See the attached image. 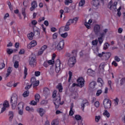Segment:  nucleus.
Wrapping results in <instances>:
<instances>
[{
  "instance_id": "f257e3e1",
  "label": "nucleus",
  "mask_w": 125,
  "mask_h": 125,
  "mask_svg": "<svg viewBox=\"0 0 125 125\" xmlns=\"http://www.w3.org/2000/svg\"><path fill=\"white\" fill-rule=\"evenodd\" d=\"M72 53L73 54V56L69 58L67 62L68 66L70 67H73L74 65L76 64V57H77V53H78V52L77 50H73L72 52Z\"/></svg>"
},
{
  "instance_id": "f03ea898",
  "label": "nucleus",
  "mask_w": 125,
  "mask_h": 125,
  "mask_svg": "<svg viewBox=\"0 0 125 125\" xmlns=\"http://www.w3.org/2000/svg\"><path fill=\"white\" fill-rule=\"evenodd\" d=\"M18 100V97L16 95H13L11 98L10 102L12 105V108L13 109V110L15 109V108H16V106L17 105Z\"/></svg>"
},
{
  "instance_id": "7ed1b4c3",
  "label": "nucleus",
  "mask_w": 125,
  "mask_h": 125,
  "mask_svg": "<svg viewBox=\"0 0 125 125\" xmlns=\"http://www.w3.org/2000/svg\"><path fill=\"white\" fill-rule=\"evenodd\" d=\"M54 104H55L56 109H58L60 105H63L64 102L61 103V97H60V95L57 97L56 99L54 101Z\"/></svg>"
},
{
  "instance_id": "20e7f679",
  "label": "nucleus",
  "mask_w": 125,
  "mask_h": 125,
  "mask_svg": "<svg viewBox=\"0 0 125 125\" xmlns=\"http://www.w3.org/2000/svg\"><path fill=\"white\" fill-rule=\"evenodd\" d=\"M117 4H118V2H114L113 4V1H110L108 3L107 7L109 8L110 10H112V11H117Z\"/></svg>"
},
{
  "instance_id": "39448f33",
  "label": "nucleus",
  "mask_w": 125,
  "mask_h": 125,
  "mask_svg": "<svg viewBox=\"0 0 125 125\" xmlns=\"http://www.w3.org/2000/svg\"><path fill=\"white\" fill-rule=\"evenodd\" d=\"M103 104L105 109H110L111 108L112 102H111V100L105 99L103 101Z\"/></svg>"
},
{
  "instance_id": "423d86ee",
  "label": "nucleus",
  "mask_w": 125,
  "mask_h": 125,
  "mask_svg": "<svg viewBox=\"0 0 125 125\" xmlns=\"http://www.w3.org/2000/svg\"><path fill=\"white\" fill-rule=\"evenodd\" d=\"M29 64L31 67L34 68V67H36L37 65V60H36V56H32L31 59L29 60Z\"/></svg>"
},
{
  "instance_id": "0eeeda50",
  "label": "nucleus",
  "mask_w": 125,
  "mask_h": 125,
  "mask_svg": "<svg viewBox=\"0 0 125 125\" xmlns=\"http://www.w3.org/2000/svg\"><path fill=\"white\" fill-rule=\"evenodd\" d=\"M8 107H9V104H8V102L7 101H5L3 104H0V108H1L0 113H3L5 110V109H6V108H8Z\"/></svg>"
},
{
  "instance_id": "6e6552de",
  "label": "nucleus",
  "mask_w": 125,
  "mask_h": 125,
  "mask_svg": "<svg viewBox=\"0 0 125 125\" xmlns=\"http://www.w3.org/2000/svg\"><path fill=\"white\" fill-rule=\"evenodd\" d=\"M30 82H31L32 85H33V84L34 87H35V86H38V85H39V84H40V81H36V77H32L31 79Z\"/></svg>"
},
{
  "instance_id": "1a4fd4ad",
  "label": "nucleus",
  "mask_w": 125,
  "mask_h": 125,
  "mask_svg": "<svg viewBox=\"0 0 125 125\" xmlns=\"http://www.w3.org/2000/svg\"><path fill=\"white\" fill-rule=\"evenodd\" d=\"M77 82L78 83L79 86L80 87H83L84 85V79L82 77L79 78L77 80Z\"/></svg>"
},
{
  "instance_id": "9d476101",
  "label": "nucleus",
  "mask_w": 125,
  "mask_h": 125,
  "mask_svg": "<svg viewBox=\"0 0 125 125\" xmlns=\"http://www.w3.org/2000/svg\"><path fill=\"white\" fill-rule=\"evenodd\" d=\"M64 48V41H60L56 46L58 50H62Z\"/></svg>"
},
{
  "instance_id": "9b49d317",
  "label": "nucleus",
  "mask_w": 125,
  "mask_h": 125,
  "mask_svg": "<svg viewBox=\"0 0 125 125\" xmlns=\"http://www.w3.org/2000/svg\"><path fill=\"white\" fill-rule=\"evenodd\" d=\"M60 65H61V62H60V60H57L56 62V73H59L60 71Z\"/></svg>"
},
{
  "instance_id": "f8f14e48",
  "label": "nucleus",
  "mask_w": 125,
  "mask_h": 125,
  "mask_svg": "<svg viewBox=\"0 0 125 125\" xmlns=\"http://www.w3.org/2000/svg\"><path fill=\"white\" fill-rule=\"evenodd\" d=\"M38 7V4L37 3V1H33L31 2V7L30 8V11H33L35 10V8H37Z\"/></svg>"
},
{
  "instance_id": "ddd939ff",
  "label": "nucleus",
  "mask_w": 125,
  "mask_h": 125,
  "mask_svg": "<svg viewBox=\"0 0 125 125\" xmlns=\"http://www.w3.org/2000/svg\"><path fill=\"white\" fill-rule=\"evenodd\" d=\"M94 31L96 35H98L100 33V26L99 25H96L94 27Z\"/></svg>"
},
{
  "instance_id": "4468645a",
  "label": "nucleus",
  "mask_w": 125,
  "mask_h": 125,
  "mask_svg": "<svg viewBox=\"0 0 125 125\" xmlns=\"http://www.w3.org/2000/svg\"><path fill=\"white\" fill-rule=\"evenodd\" d=\"M43 93L45 96H48L50 94V90L47 87L44 88Z\"/></svg>"
},
{
  "instance_id": "2eb2a0df",
  "label": "nucleus",
  "mask_w": 125,
  "mask_h": 125,
  "mask_svg": "<svg viewBox=\"0 0 125 125\" xmlns=\"http://www.w3.org/2000/svg\"><path fill=\"white\" fill-rule=\"evenodd\" d=\"M100 2V0H92L91 3L95 7H97L99 5Z\"/></svg>"
},
{
  "instance_id": "dca6fc26",
  "label": "nucleus",
  "mask_w": 125,
  "mask_h": 125,
  "mask_svg": "<svg viewBox=\"0 0 125 125\" xmlns=\"http://www.w3.org/2000/svg\"><path fill=\"white\" fill-rule=\"evenodd\" d=\"M37 112H39L41 117H42L44 114H45V111L43 109V108H40L37 109Z\"/></svg>"
},
{
  "instance_id": "f3484780",
  "label": "nucleus",
  "mask_w": 125,
  "mask_h": 125,
  "mask_svg": "<svg viewBox=\"0 0 125 125\" xmlns=\"http://www.w3.org/2000/svg\"><path fill=\"white\" fill-rule=\"evenodd\" d=\"M37 45V42L35 41H32L30 42V44H28L27 45L28 48H32V47H34V46H36Z\"/></svg>"
},
{
  "instance_id": "a211bd4d",
  "label": "nucleus",
  "mask_w": 125,
  "mask_h": 125,
  "mask_svg": "<svg viewBox=\"0 0 125 125\" xmlns=\"http://www.w3.org/2000/svg\"><path fill=\"white\" fill-rule=\"evenodd\" d=\"M87 74L89 76H91V77H93L94 75H95V71L92 70L91 69H88L87 71Z\"/></svg>"
},
{
  "instance_id": "6ab92c4d",
  "label": "nucleus",
  "mask_w": 125,
  "mask_h": 125,
  "mask_svg": "<svg viewBox=\"0 0 125 125\" xmlns=\"http://www.w3.org/2000/svg\"><path fill=\"white\" fill-rule=\"evenodd\" d=\"M8 116L9 122H12V120H13V117H14V113H13V112L9 111Z\"/></svg>"
},
{
  "instance_id": "aec40b11",
  "label": "nucleus",
  "mask_w": 125,
  "mask_h": 125,
  "mask_svg": "<svg viewBox=\"0 0 125 125\" xmlns=\"http://www.w3.org/2000/svg\"><path fill=\"white\" fill-rule=\"evenodd\" d=\"M82 102H83V104H81V106H82V109L83 111V110H84L85 105L86 104H87V105H88V103H87V101L86 100H83Z\"/></svg>"
},
{
  "instance_id": "412c9836",
  "label": "nucleus",
  "mask_w": 125,
  "mask_h": 125,
  "mask_svg": "<svg viewBox=\"0 0 125 125\" xmlns=\"http://www.w3.org/2000/svg\"><path fill=\"white\" fill-rule=\"evenodd\" d=\"M96 85V82H92L89 84V86L90 88H92V89L94 88Z\"/></svg>"
},
{
  "instance_id": "4be33fe9",
  "label": "nucleus",
  "mask_w": 125,
  "mask_h": 125,
  "mask_svg": "<svg viewBox=\"0 0 125 125\" xmlns=\"http://www.w3.org/2000/svg\"><path fill=\"white\" fill-rule=\"evenodd\" d=\"M56 88L59 89V91L60 92H62V90H63V87H62V84L61 83H59L56 86Z\"/></svg>"
},
{
  "instance_id": "5701e85b",
  "label": "nucleus",
  "mask_w": 125,
  "mask_h": 125,
  "mask_svg": "<svg viewBox=\"0 0 125 125\" xmlns=\"http://www.w3.org/2000/svg\"><path fill=\"white\" fill-rule=\"evenodd\" d=\"M11 72H12V67H8L7 70L6 77H8L11 74Z\"/></svg>"
},
{
  "instance_id": "b1692460",
  "label": "nucleus",
  "mask_w": 125,
  "mask_h": 125,
  "mask_svg": "<svg viewBox=\"0 0 125 125\" xmlns=\"http://www.w3.org/2000/svg\"><path fill=\"white\" fill-rule=\"evenodd\" d=\"M34 35L36 37H40L41 33L40 32V29H37L34 31Z\"/></svg>"
},
{
  "instance_id": "393cba45",
  "label": "nucleus",
  "mask_w": 125,
  "mask_h": 125,
  "mask_svg": "<svg viewBox=\"0 0 125 125\" xmlns=\"http://www.w3.org/2000/svg\"><path fill=\"white\" fill-rule=\"evenodd\" d=\"M103 115L106 117V118H110V113L107 110H104V112L103 113Z\"/></svg>"
},
{
  "instance_id": "a878e982",
  "label": "nucleus",
  "mask_w": 125,
  "mask_h": 125,
  "mask_svg": "<svg viewBox=\"0 0 125 125\" xmlns=\"http://www.w3.org/2000/svg\"><path fill=\"white\" fill-rule=\"evenodd\" d=\"M34 33H30L27 35V37L29 39V40H30V41H32L33 40V38L34 37Z\"/></svg>"
},
{
  "instance_id": "bb28decb",
  "label": "nucleus",
  "mask_w": 125,
  "mask_h": 125,
  "mask_svg": "<svg viewBox=\"0 0 125 125\" xmlns=\"http://www.w3.org/2000/svg\"><path fill=\"white\" fill-rule=\"evenodd\" d=\"M105 65L106 63H105V62H102L99 66V69H100V70H103V71H104V68L105 67Z\"/></svg>"
},
{
  "instance_id": "cd10ccee",
  "label": "nucleus",
  "mask_w": 125,
  "mask_h": 125,
  "mask_svg": "<svg viewBox=\"0 0 125 125\" xmlns=\"http://www.w3.org/2000/svg\"><path fill=\"white\" fill-rule=\"evenodd\" d=\"M18 109H23L24 108V103L22 102L20 103L18 105Z\"/></svg>"
},
{
  "instance_id": "c85d7f7f",
  "label": "nucleus",
  "mask_w": 125,
  "mask_h": 125,
  "mask_svg": "<svg viewBox=\"0 0 125 125\" xmlns=\"http://www.w3.org/2000/svg\"><path fill=\"white\" fill-rule=\"evenodd\" d=\"M25 110L26 111H28V112H29V113H31V112H34V110L33 107L30 108L29 106H26L25 108Z\"/></svg>"
},
{
  "instance_id": "c756f323",
  "label": "nucleus",
  "mask_w": 125,
  "mask_h": 125,
  "mask_svg": "<svg viewBox=\"0 0 125 125\" xmlns=\"http://www.w3.org/2000/svg\"><path fill=\"white\" fill-rule=\"evenodd\" d=\"M98 83H100V86H102L103 85V84H104V82H103V80L101 78H98Z\"/></svg>"
},
{
  "instance_id": "7c9ffc66",
  "label": "nucleus",
  "mask_w": 125,
  "mask_h": 125,
  "mask_svg": "<svg viewBox=\"0 0 125 125\" xmlns=\"http://www.w3.org/2000/svg\"><path fill=\"white\" fill-rule=\"evenodd\" d=\"M35 100H36V102H39V101L41 98V96H40V94H36L35 96Z\"/></svg>"
},
{
  "instance_id": "2f4dec72",
  "label": "nucleus",
  "mask_w": 125,
  "mask_h": 125,
  "mask_svg": "<svg viewBox=\"0 0 125 125\" xmlns=\"http://www.w3.org/2000/svg\"><path fill=\"white\" fill-rule=\"evenodd\" d=\"M84 3H85V0H81L79 6H83L84 5Z\"/></svg>"
},
{
  "instance_id": "473e14b6",
  "label": "nucleus",
  "mask_w": 125,
  "mask_h": 125,
  "mask_svg": "<svg viewBox=\"0 0 125 125\" xmlns=\"http://www.w3.org/2000/svg\"><path fill=\"white\" fill-rule=\"evenodd\" d=\"M29 94H30V92L29 90H27L23 93V97H27V96H29Z\"/></svg>"
},
{
  "instance_id": "72a5a7b5",
  "label": "nucleus",
  "mask_w": 125,
  "mask_h": 125,
  "mask_svg": "<svg viewBox=\"0 0 125 125\" xmlns=\"http://www.w3.org/2000/svg\"><path fill=\"white\" fill-rule=\"evenodd\" d=\"M26 8H22L21 9V13L22 15L24 16V18H26Z\"/></svg>"
},
{
  "instance_id": "f704fd0d",
  "label": "nucleus",
  "mask_w": 125,
  "mask_h": 125,
  "mask_svg": "<svg viewBox=\"0 0 125 125\" xmlns=\"http://www.w3.org/2000/svg\"><path fill=\"white\" fill-rule=\"evenodd\" d=\"M72 21H73V24L74 25H76L77 24V22H78L79 20V17H75L73 19H72Z\"/></svg>"
},
{
  "instance_id": "c9c22d12",
  "label": "nucleus",
  "mask_w": 125,
  "mask_h": 125,
  "mask_svg": "<svg viewBox=\"0 0 125 125\" xmlns=\"http://www.w3.org/2000/svg\"><path fill=\"white\" fill-rule=\"evenodd\" d=\"M104 56L105 57V58L106 59H109V58L111 57V53L110 52L105 53Z\"/></svg>"
},
{
  "instance_id": "e433bc0d",
  "label": "nucleus",
  "mask_w": 125,
  "mask_h": 125,
  "mask_svg": "<svg viewBox=\"0 0 125 125\" xmlns=\"http://www.w3.org/2000/svg\"><path fill=\"white\" fill-rule=\"evenodd\" d=\"M71 24H74V21L72 19H69L68 21L66 22V25L70 26Z\"/></svg>"
},
{
  "instance_id": "4c0bfd02",
  "label": "nucleus",
  "mask_w": 125,
  "mask_h": 125,
  "mask_svg": "<svg viewBox=\"0 0 125 125\" xmlns=\"http://www.w3.org/2000/svg\"><path fill=\"white\" fill-rule=\"evenodd\" d=\"M28 71V69L26 66L24 67V77H23V79H26V77H27V72Z\"/></svg>"
},
{
  "instance_id": "58836bf2",
  "label": "nucleus",
  "mask_w": 125,
  "mask_h": 125,
  "mask_svg": "<svg viewBox=\"0 0 125 125\" xmlns=\"http://www.w3.org/2000/svg\"><path fill=\"white\" fill-rule=\"evenodd\" d=\"M69 78L68 82L70 83L71 82V79H72V76H73V73L71 71H69Z\"/></svg>"
},
{
  "instance_id": "ea45409f",
  "label": "nucleus",
  "mask_w": 125,
  "mask_h": 125,
  "mask_svg": "<svg viewBox=\"0 0 125 125\" xmlns=\"http://www.w3.org/2000/svg\"><path fill=\"white\" fill-rule=\"evenodd\" d=\"M98 43V40L97 39H96L95 40H93L92 42V45H97Z\"/></svg>"
},
{
  "instance_id": "a19ab883",
  "label": "nucleus",
  "mask_w": 125,
  "mask_h": 125,
  "mask_svg": "<svg viewBox=\"0 0 125 125\" xmlns=\"http://www.w3.org/2000/svg\"><path fill=\"white\" fill-rule=\"evenodd\" d=\"M14 67L16 68V69H17V68L19 67V62L18 61L15 62L14 63Z\"/></svg>"
},
{
  "instance_id": "79ce46f5",
  "label": "nucleus",
  "mask_w": 125,
  "mask_h": 125,
  "mask_svg": "<svg viewBox=\"0 0 125 125\" xmlns=\"http://www.w3.org/2000/svg\"><path fill=\"white\" fill-rule=\"evenodd\" d=\"M98 42H99L100 45H101L103 42V38H102V37H100L98 38Z\"/></svg>"
},
{
  "instance_id": "37998d69",
  "label": "nucleus",
  "mask_w": 125,
  "mask_h": 125,
  "mask_svg": "<svg viewBox=\"0 0 125 125\" xmlns=\"http://www.w3.org/2000/svg\"><path fill=\"white\" fill-rule=\"evenodd\" d=\"M8 5L11 11H13V7L12 5H11V3L10 2H8Z\"/></svg>"
},
{
  "instance_id": "c03bdc74",
  "label": "nucleus",
  "mask_w": 125,
  "mask_h": 125,
  "mask_svg": "<svg viewBox=\"0 0 125 125\" xmlns=\"http://www.w3.org/2000/svg\"><path fill=\"white\" fill-rule=\"evenodd\" d=\"M72 2H73V0H65L64 1V3L66 5H68V4H69V3H72Z\"/></svg>"
},
{
  "instance_id": "a18cd8bd",
  "label": "nucleus",
  "mask_w": 125,
  "mask_h": 125,
  "mask_svg": "<svg viewBox=\"0 0 125 125\" xmlns=\"http://www.w3.org/2000/svg\"><path fill=\"white\" fill-rule=\"evenodd\" d=\"M114 101L115 106H118L119 105V98H116V99L113 100Z\"/></svg>"
},
{
  "instance_id": "49530a36",
  "label": "nucleus",
  "mask_w": 125,
  "mask_h": 125,
  "mask_svg": "<svg viewBox=\"0 0 125 125\" xmlns=\"http://www.w3.org/2000/svg\"><path fill=\"white\" fill-rule=\"evenodd\" d=\"M61 36L62 38H63L64 39H65L68 37V33L65 32L63 34H62Z\"/></svg>"
},
{
  "instance_id": "de8ad7c7",
  "label": "nucleus",
  "mask_w": 125,
  "mask_h": 125,
  "mask_svg": "<svg viewBox=\"0 0 125 125\" xmlns=\"http://www.w3.org/2000/svg\"><path fill=\"white\" fill-rule=\"evenodd\" d=\"M5 67V64L3 62H0V70L3 69Z\"/></svg>"
},
{
  "instance_id": "09e8293b",
  "label": "nucleus",
  "mask_w": 125,
  "mask_h": 125,
  "mask_svg": "<svg viewBox=\"0 0 125 125\" xmlns=\"http://www.w3.org/2000/svg\"><path fill=\"white\" fill-rule=\"evenodd\" d=\"M70 30V27L67 24H66L64 27V31L65 32H67Z\"/></svg>"
},
{
  "instance_id": "8fccbe9b",
  "label": "nucleus",
  "mask_w": 125,
  "mask_h": 125,
  "mask_svg": "<svg viewBox=\"0 0 125 125\" xmlns=\"http://www.w3.org/2000/svg\"><path fill=\"white\" fill-rule=\"evenodd\" d=\"M47 48V45H44L43 46H42L41 49V50H42V51H44Z\"/></svg>"
},
{
  "instance_id": "3c124183",
  "label": "nucleus",
  "mask_w": 125,
  "mask_h": 125,
  "mask_svg": "<svg viewBox=\"0 0 125 125\" xmlns=\"http://www.w3.org/2000/svg\"><path fill=\"white\" fill-rule=\"evenodd\" d=\"M47 62L49 65H53V64H54V60H53V59L49 60Z\"/></svg>"
},
{
  "instance_id": "603ef678",
  "label": "nucleus",
  "mask_w": 125,
  "mask_h": 125,
  "mask_svg": "<svg viewBox=\"0 0 125 125\" xmlns=\"http://www.w3.org/2000/svg\"><path fill=\"white\" fill-rule=\"evenodd\" d=\"M125 83V78H123L120 80L121 85H123L124 83Z\"/></svg>"
},
{
  "instance_id": "864d4df0",
  "label": "nucleus",
  "mask_w": 125,
  "mask_h": 125,
  "mask_svg": "<svg viewBox=\"0 0 125 125\" xmlns=\"http://www.w3.org/2000/svg\"><path fill=\"white\" fill-rule=\"evenodd\" d=\"M109 46H110V44H109V43H105L104 44V50L107 49V48H108V47H109Z\"/></svg>"
},
{
  "instance_id": "5fc2aeb1",
  "label": "nucleus",
  "mask_w": 125,
  "mask_h": 125,
  "mask_svg": "<svg viewBox=\"0 0 125 125\" xmlns=\"http://www.w3.org/2000/svg\"><path fill=\"white\" fill-rule=\"evenodd\" d=\"M101 93H102V90L101 89L98 90L96 93V96H99V95H100Z\"/></svg>"
},
{
  "instance_id": "6e6d98bb",
  "label": "nucleus",
  "mask_w": 125,
  "mask_h": 125,
  "mask_svg": "<svg viewBox=\"0 0 125 125\" xmlns=\"http://www.w3.org/2000/svg\"><path fill=\"white\" fill-rule=\"evenodd\" d=\"M7 52L8 54H12V53H13V50L11 49H7Z\"/></svg>"
},
{
  "instance_id": "4d7b16f0",
  "label": "nucleus",
  "mask_w": 125,
  "mask_h": 125,
  "mask_svg": "<svg viewBox=\"0 0 125 125\" xmlns=\"http://www.w3.org/2000/svg\"><path fill=\"white\" fill-rule=\"evenodd\" d=\"M75 119L77 121H80V120H82V117H81V116H80V115H77L75 116Z\"/></svg>"
},
{
  "instance_id": "13d9d810",
  "label": "nucleus",
  "mask_w": 125,
  "mask_h": 125,
  "mask_svg": "<svg viewBox=\"0 0 125 125\" xmlns=\"http://www.w3.org/2000/svg\"><path fill=\"white\" fill-rule=\"evenodd\" d=\"M114 60H115V61H117V62H120L121 61V59H120L119 57L116 56L114 57Z\"/></svg>"
},
{
  "instance_id": "bf43d9fd",
  "label": "nucleus",
  "mask_w": 125,
  "mask_h": 125,
  "mask_svg": "<svg viewBox=\"0 0 125 125\" xmlns=\"http://www.w3.org/2000/svg\"><path fill=\"white\" fill-rule=\"evenodd\" d=\"M37 103H38V102H37V101H32L30 103V104H31V105H33V106H35V105H37Z\"/></svg>"
},
{
  "instance_id": "052dcab7",
  "label": "nucleus",
  "mask_w": 125,
  "mask_h": 125,
  "mask_svg": "<svg viewBox=\"0 0 125 125\" xmlns=\"http://www.w3.org/2000/svg\"><path fill=\"white\" fill-rule=\"evenodd\" d=\"M57 37H58V34H57V33H55L53 35V39L54 40H55L56 39H57Z\"/></svg>"
},
{
  "instance_id": "680f3d73",
  "label": "nucleus",
  "mask_w": 125,
  "mask_h": 125,
  "mask_svg": "<svg viewBox=\"0 0 125 125\" xmlns=\"http://www.w3.org/2000/svg\"><path fill=\"white\" fill-rule=\"evenodd\" d=\"M84 25L87 29H90V24L88 23L87 22H85Z\"/></svg>"
},
{
  "instance_id": "e2e57ef3",
  "label": "nucleus",
  "mask_w": 125,
  "mask_h": 125,
  "mask_svg": "<svg viewBox=\"0 0 125 125\" xmlns=\"http://www.w3.org/2000/svg\"><path fill=\"white\" fill-rule=\"evenodd\" d=\"M52 125H58V121L57 120H54L52 122Z\"/></svg>"
},
{
  "instance_id": "0e129e2a",
  "label": "nucleus",
  "mask_w": 125,
  "mask_h": 125,
  "mask_svg": "<svg viewBox=\"0 0 125 125\" xmlns=\"http://www.w3.org/2000/svg\"><path fill=\"white\" fill-rule=\"evenodd\" d=\"M31 23L33 26H36L38 24V22L36 20H33L31 21Z\"/></svg>"
},
{
  "instance_id": "69168bd1",
  "label": "nucleus",
  "mask_w": 125,
  "mask_h": 125,
  "mask_svg": "<svg viewBox=\"0 0 125 125\" xmlns=\"http://www.w3.org/2000/svg\"><path fill=\"white\" fill-rule=\"evenodd\" d=\"M57 93V91L54 90V92H53V94H52V97L53 98H55V97H56Z\"/></svg>"
},
{
  "instance_id": "338daca9",
  "label": "nucleus",
  "mask_w": 125,
  "mask_h": 125,
  "mask_svg": "<svg viewBox=\"0 0 125 125\" xmlns=\"http://www.w3.org/2000/svg\"><path fill=\"white\" fill-rule=\"evenodd\" d=\"M23 109H19V115H21V116H22L23 115Z\"/></svg>"
},
{
  "instance_id": "774afa93",
  "label": "nucleus",
  "mask_w": 125,
  "mask_h": 125,
  "mask_svg": "<svg viewBox=\"0 0 125 125\" xmlns=\"http://www.w3.org/2000/svg\"><path fill=\"white\" fill-rule=\"evenodd\" d=\"M100 104L99 103V102L97 101L95 103V107H96V108H98V107H99V105Z\"/></svg>"
}]
</instances>
